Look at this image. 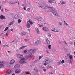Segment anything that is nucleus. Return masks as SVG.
Returning a JSON list of instances; mask_svg holds the SVG:
<instances>
[{"instance_id":"obj_1","label":"nucleus","mask_w":75,"mask_h":75,"mask_svg":"<svg viewBox=\"0 0 75 75\" xmlns=\"http://www.w3.org/2000/svg\"><path fill=\"white\" fill-rule=\"evenodd\" d=\"M34 55L33 53H31L29 54L28 56V57L27 56H25L23 57L22 58V59L19 61V62L20 64H23L27 63V59H28V58H31V57H33Z\"/></svg>"},{"instance_id":"obj_2","label":"nucleus","mask_w":75,"mask_h":75,"mask_svg":"<svg viewBox=\"0 0 75 75\" xmlns=\"http://www.w3.org/2000/svg\"><path fill=\"white\" fill-rule=\"evenodd\" d=\"M42 7L43 8H44L45 10L46 11H50V10H51L52 9H54L53 8L50 7L45 4H44V6H43Z\"/></svg>"},{"instance_id":"obj_3","label":"nucleus","mask_w":75,"mask_h":75,"mask_svg":"<svg viewBox=\"0 0 75 75\" xmlns=\"http://www.w3.org/2000/svg\"><path fill=\"white\" fill-rule=\"evenodd\" d=\"M50 62V61L49 59H47L45 60L43 62V64L44 65L46 66L47 65V64H49Z\"/></svg>"},{"instance_id":"obj_4","label":"nucleus","mask_w":75,"mask_h":75,"mask_svg":"<svg viewBox=\"0 0 75 75\" xmlns=\"http://www.w3.org/2000/svg\"><path fill=\"white\" fill-rule=\"evenodd\" d=\"M54 9H52V13L53 14V15H54V16H56L57 17H58V13H57V11L55 10V9L54 8H53Z\"/></svg>"},{"instance_id":"obj_5","label":"nucleus","mask_w":75,"mask_h":75,"mask_svg":"<svg viewBox=\"0 0 75 75\" xmlns=\"http://www.w3.org/2000/svg\"><path fill=\"white\" fill-rule=\"evenodd\" d=\"M20 67V65L18 64H16L15 65L14 67V69H18Z\"/></svg>"},{"instance_id":"obj_6","label":"nucleus","mask_w":75,"mask_h":75,"mask_svg":"<svg viewBox=\"0 0 75 75\" xmlns=\"http://www.w3.org/2000/svg\"><path fill=\"white\" fill-rule=\"evenodd\" d=\"M44 24H46V23H41L40 25H39V27H40V28H42V27H44Z\"/></svg>"},{"instance_id":"obj_7","label":"nucleus","mask_w":75,"mask_h":75,"mask_svg":"<svg viewBox=\"0 0 75 75\" xmlns=\"http://www.w3.org/2000/svg\"><path fill=\"white\" fill-rule=\"evenodd\" d=\"M17 56L18 58H22L23 57V55L22 54H18Z\"/></svg>"},{"instance_id":"obj_8","label":"nucleus","mask_w":75,"mask_h":75,"mask_svg":"<svg viewBox=\"0 0 75 75\" xmlns=\"http://www.w3.org/2000/svg\"><path fill=\"white\" fill-rule=\"evenodd\" d=\"M1 19L3 20V19H6V18L4 16H3V15H1L0 16Z\"/></svg>"},{"instance_id":"obj_9","label":"nucleus","mask_w":75,"mask_h":75,"mask_svg":"<svg viewBox=\"0 0 75 75\" xmlns=\"http://www.w3.org/2000/svg\"><path fill=\"white\" fill-rule=\"evenodd\" d=\"M6 74L8 75V74H10L11 73V71L10 70H8V71H6Z\"/></svg>"},{"instance_id":"obj_10","label":"nucleus","mask_w":75,"mask_h":75,"mask_svg":"<svg viewBox=\"0 0 75 75\" xmlns=\"http://www.w3.org/2000/svg\"><path fill=\"white\" fill-rule=\"evenodd\" d=\"M48 3L49 4H52V0H49Z\"/></svg>"},{"instance_id":"obj_11","label":"nucleus","mask_w":75,"mask_h":75,"mask_svg":"<svg viewBox=\"0 0 75 75\" xmlns=\"http://www.w3.org/2000/svg\"><path fill=\"white\" fill-rule=\"evenodd\" d=\"M15 74H17V73H19L20 72V70L17 69L15 71Z\"/></svg>"},{"instance_id":"obj_12","label":"nucleus","mask_w":75,"mask_h":75,"mask_svg":"<svg viewBox=\"0 0 75 75\" xmlns=\"http://www.w3.org/2000/svg\"><path fill=\"white\" fill-rule=\"evenodd\" d=\"M15 19H18L19 18V15H16L15 16Z\"/></svg>"},{"instance_id":"obj_13","label":"nucleus","mask_w":75,"mask_h":75,"mask_svg":"<svg viewBox=\"0 0 75 75\" xmlns=\"http://www.w3.org/2000/svg\"><path fill=\"white\" fill-rule=\"evenodd\" d=\"M36 32L38 34H39L40 33V31L39 30L38 28H36Z\"/></svg>"},{"instance_id":"obj_14","label":"nucleus","mask_w":75,"mask_h":75,"mask_svg":"<svg viewBox=\"0 0 75 75\" xmlns=\"http://www.w3.org/2000/svg\"><path fill=\"white\" fill-rule=\"evenodd\" d=\"M11 65H12V64H11V63H10L7 66V67L9 68V67H11Z\"/></svg>"},{"instance_id":"obj_15","label":"nucleus","mask_w":75,"mask_h":75,"mask_svg":"<svg viewBox=\"0 0 75 75\" xmlns=\"http://www.w3.org/2000/svg\"><path fill=\"white\" fill-rule=\"evenodd\" d=\"M44 4H43L42 5L38 4V6L39 7H40L42 8H43L42 6H44Z\"/></svg>"},{"instance_id":"obj_16","label":"nucleus","mask_w":75,"mask_h":75,"mask_svg":"<svg viewBox=\"0 0 75 75\" xmlns=\"http://www.w3.org/2000/svg\"><path fill=\"white\" fill-rule=\"evenodd\" d=\"M40 41L39 40H37L35 42V44H37V45H38V44H40Z\"/></svg>"},{"instance_id":"obj_17","label":"nucleus","mask_w":75,"mask_h":75,"mask_svg":"<svg viewBox=\"0 0 75 75\" xmlns=\"http://www.w3.org/2000/svg\"><path fill=\"white\" fill-rule=\"evenodd\" d=\"M15 62V61L14 59L12 60L10 62V63L13 64H14Z\"/></svg>"},{"instance_id":"obj_18","label":"nucleus","mask_w":75,"mask_h":75,"mask_svg":"<svg viewBox=\"0 0 75 75\" xmlns=\"http://www.w3.org/2000/svg\"><path fill=\"white\" fill-rule=\"evenodd\" d=\"M27 26L28 28H30V23H28V22H27Z\"/></svg>"},{"instance_id":"obj_19","label":"nucleus","mask_w":75,"mask_h":75,"mask_svg":"<svg viewBox=\"0 0 75 75\" xmlns=\"http://www.w3.org/2000/svg\"><path fill=\"white\" fill-rule=\"evenodd\" d=\"M60 3H61L62 4H64L66 3L65 2H64L63 1H61Z\"/></svg>"},{"instance_id":"obj_20","label":"nucleus","mask_w":75,"mask_h":75,"mask_svg":"<svg viewBox=\"0 0 75 75\" xmlns=\"http://www.w3.org/2000/svg\"><path fill=\"white\" fill-rule=\"evenodd\" d=\"M26 33H26V32L22 33L21 35L22 36L24 35H25L26 34Z\"/></svg>"},{"instance_id":"obj_21","label":"nucleus","mask_w":75,"mask_h":75,"mask_svg":"<svg viewBox=\"0 0 75 75\" xmlns=\"http://www.w3.org/2000/svg\"><path fill=\"white\" fill-rule=\"evenodd\" d=\"M4 47H9L10 46H8V45H3Z\"/></svg>"},{"instance_id":"obj_22","label":"nucleus","mask_w":75,"mask_h":75,"mask_svg":"<svg viewBox=\"0 0 75 75\" xmlns=\"http://www.w3.org/2000/svg\"><path fill=\"white\" fill-rule=\"evenodd\" d=\"M29 52H34V50H33L32 49H30L28 51Z\"/></svg>"},{"instance_id":"obj_23","label":"nucleus","mask_w":75,"mask_h":75,"mask_svg":"<svg viewBox=\"0 0 75 75\" xmlns=\"http://www.w3.org/2000/svg\"><path fill=\"white\" fill-rule=\"evenodd\" d=\"M3 68V64H0V68Z\"/></svg>"},{"instance_id":"obj_24","label":"nucleus","mask_w":75,"mask_h":75,"mask_svg":"<svg viewBox=\"0 0 75 75\" xmlns=\"http://www.w3.org/2000/svg\"><path fill=\"white\" fill-rule=\"evenodd\" d=\"M47 44H50V42L48 40H47Z\"/></svg>"},{"instance_id":"obj_25","label":"nucleus","mask_w":75,"mask_h":75,"mask_svg":"<svg viewBox=\"0 0 75 75\" xmlns=\"http://www.w3.org/2000/svg\"><path fill=\"white\" fill-rule=\"evenodd\" d=\"M43 30H44V31H48L49 30L48 28H43L42 29Z\"/></svg>"},{"instance_id":"obj_26","label":"nucleus","mask_w":75,"mask_h":75,"mask_svg":"<svg viewBox=\"0 0 75 75\" xmlns=\"http://www.w3.org/2000/svg\"><path fill=\"white\" fill-rule=\"evenodd\" d=\"M52 68V67H51V66H49L47 67V69H49L50 68Z\"/></svg>"},{"instance_id":"obj_27","label":"nucleus","mask_w":75,"mask_h":75,"mask_svg":"<svg viewBox=\"0 0 75 75\" xmlns=\"http://www.w3.org/2000/svg\"><path fill=\"white\" fill-rule=\"evenodd\" d=\"M27 51H28V50H27V49H26L24 50V53H26Z\"/></svg>"},{"instance_id":"obj_28","label":"nucleus","mask_w":75,"mask_h":75,"mask_svg":"<svg viewBox=\"0 0 75 75\" xmlns=\"http://www.w3.org/2000/svg\"><path fill=\"white\" fill-rule=\"evenodd\" d=\"M13 23H14L13 21L9 23V25H12L13 24Z\"/></svg>"},{"instance_id":"obj_29","label":"nucleus","mask_w":75,"mask_h":75,"mask_svg":"<svg viewBox=\"0 0 75 75\" xmlns=\"http://www.w3.org/2000/svg\"><path fill=\"white\" fill-rule=\"evenodd\" d=\"M64 21V25H68V24L67 23L65 22V21Z\"/></svg>"},{"instance_id":"obj_30","label":"nucleus","mask_w":75,"mask_h":75,"mask_svg":"<svg viewBox=\"0 0 75 75\" xmlns=\"http://www.w3.org/2000/svg\"><path fill=\"white\" fill-rule=\"evenodd\" d=\"M59 25H62V22H59Z\"/></svg>"},{"instance_id":"obj_31","label":"nucleus","mask_w":75,"mask_h":75,"mask_svg":"<svg viewBox=\"0 0 75 75\" xmlns=\"http://www.w3.org/2000/svg\"><path fill=\"white\" fill-rule=\"evenodd\" d=\"M37 20H38V21H41V19L39 18H37Z\"/></svg>"},{"instance_id":"obj_32","label":"nucleus","mask_w":75,"mask_h":75,"mask_svg":"<svg viewBox=\"0 0 75 75\" xmlns=\"http://www.w3.org/2000/svg\"><path fill=\"white\" fill-rule=\"evenodd\" d=\"M21 22V19H19L18 20V23H20Z\"/></svg>"},{"instance_id":"obj_33","label":"nucleus","mask_w":75,"mask_h":75,"mask_svg":"<svg viewBox=\"0 0 75 75\" xmlns=\"http://www.w3.org/2000/svg\"><path fill=\"white\" fill-rule=\"evenodd\" d=\"M53 3L55 4H57V2H56V1H55L54 0H52V3Z\"/></svg>"},{"instance_id":"obj_34","label":"nucleus","mask_w":75,"mask_h":75,"mask_svg":"<svg viewBox=\"0 0 75 75\" xmlns=\"http://www.w3.org/2000/svg\"><path fill=\"white\" fill-rule=\"evenodd\" d=\"M17 37L18 38H19L20 37V34H18L17 35Z\"/></svg>"},{"instance_id":"obj_35","label":"nucleus","mask_w":75,"mask_h":75,"mask_svg":"<svg viewBox=\"0 0 75 75\" xmlns=\"http://www.w3.org/2000/svg\"><path fill=\"white\" fill-rule=\"evenodd\" d=\"M72 55H71L70 56H69V58H70V59H72L73 58Z\"/></svg>"},{"instance_id":"obj_36","label":"nucleus","mask_w":75,"mask_h":75,"mask_svg":"<svg viewBox=\"0 0 75 75\" xmlns=\"http://www.w3.org/2000/svg\"><path fill=\"white\" fill-rule=\"evenodd\" d=\"M25 47V46H22L20 48V50H21V49H23V48H24Z\"/></svg>"},{"instance_id":"obj_37","label":"nucleus","mask_w":75,"mask_h":75,"mask_svg":"<svg viewBox=\"0 0 75 75\" xmlns=\"http://www.w3.org/2000/svg\"><path fill=\"white\" fill-rule=\"evenodd\" d=\"M51 47V45H50L48 46L49 49H50Z\"/></svg>"},{"instance_id":"obj_38","label":"nucleus","mask_w":75,"mask_h":75,"mask_svg":"<svg viewBox=\"0 0 75 75\" xmlns=\"http://www.w3.org/2000/svg\"><path fill=\"white\" fill-rule=\"evenodd\" d=\"M48 35L49 37H51V34L50 33H48Z\"/></svg>"},{"instance_id":"obj_39","label":"nucleus","mask_w":75,"mask_h":75,"mask_svg":"<svg viewBox=\"0 0 75 75\" xmlns=\"http://www.w3.org/2000/svg\"><path fill=\"white\" fill-rule=\"evenodd\" d=\"M42 57V56H40L39 58V59H40Z\"/></svg>"},{"instance_id":"obj_40","label":"nucleus","mask_w":75,"mask_h":75,"mask_svg":"<svg viewBox=\"0 0 75 75\" xmlns=\"http://www.w3.org/2000/svg\"><path fill=\"white\" fill-rule=\"evenodd\" d=\"M54 32H58V31L56 30H55V28H54Z\"/></svg>"},{"instance_id":"obj_41","label":"nucleus","mask_w":75,"mask_h":75,"mask_svg":"<svg viewBox=\"0 0 75 75\" xmlns=\"http://www.w3.org/2000/svg\"><path fill=\"white\" fill-rule=\"evenodd\" d=\"M64 62H65V61H64V60H63L61 63H62V64H63L64 63Z\"/></svg>"},{"instance_id":"obj_42","label":"nucleus","mask_w":75,"mask_h":75,"mask_svg":"<svg viewBox=\"0 0 75 75\" xmlns=\"http://www.w3.org/2000/svg\"><path fill=\"white\" fill-rule=\"evenodd\" d=\"M23 9L24 10H26V6H25L24 7Z\"/></svg>"},{"instance_id":"obj_43","label":"nucleus","mask_w":75,"mask_h":75,"mask_svg":"<svg viewBox=\"0 0 75 75\" xmlns=\"http://www.w3.org/2000/svg\"><path fill=\"white\" fill-rule=\"evenodd\" d=\"M24 41H25V42H27V39H25L24 40Z\"/></svg>"},{"instance_id":"obj_44","label":"nucleus","mask_w":75,"mask_h":75,"mask_svg":"<svg viewBox=\"0 0 75 75\" xmlns=\"http://www.w3.org/2000/svg\"><path fill=\"white\" fill-rule=\"evenodd\" d=\"M4 63V62L3 61H0V64H3Z\"/></svg>"},{"instance_id":"obj_45","label":"nucleus","mask_w":75,"mask_h":75,"mask_svg":"<svg viewBox=\"0 0 75 75\" xmlns=\"http://www.w3.org/2000/svg\"><path fill=\"white\" fill-rule=\"evenodd\" d=\"M5 11H6V12H7V11H10L9 10H7V9H5Z\"/></svg>"},{"instance_id":"obj_46","label":"nucleus","mask_w":75,"mask_h":75,"mask_svg":"<svg viewBox=\"0 0 75 75\" xmlns=\"http://www.w3.org/2000/svg\"><path fill=\"white\" fill-rule=\"evenodd\" d=\"M57 64L58 65H61V64L59 62H58Z\"/></svg>"},{"instance_id":"obj_47","label":"nucleus","mask_w":75,"mask_h":75,"mask_svg":"<svg viewBox=\"0 0 75 75\" xmlns=\"http://www.w3.org/2000/svg\"><path fill=\"white\" fill-rule=\"evenodd\" d=\"M42 28H48L47 26H45Z\"/></svg>"},{"instance_id":"obj_48","label":"nucleus","mask_w":75,"mask_h":75,"mask_svg":"<svg viewBox=\"0 0 75 75\" xmlns=\"http://www.w3.org/2000/svg\"><path fill=\"white\" fill-rule=\"evenodd\" d=\"M8 28H5V29L4 30V31H6L7 30H8Z\"/></svg>"},{"instance_id":"obj_49","label":"nucleus","mask_w":75,"mask_h":75,"mask_svg":"<svg viewBox=\"0 0 75 75\" xmlns=\"http://www.w3.org/2000/svg\"><path fill=\"white\" fill-rule=\"evenodd\" d=\"M46 69H43V71H44V72H46Z\"/></svg>"},{"instance_id":"obj_50","label":"nucleus","mask_w":75,"mask_h":75,"mask_svg":"<svg viewBox=\"0 0 75 75\" xmlns=\"http://www.w3.org/2000/svg\"><path fill=\"white\" fill-rule=\"evenodd\" d=\"M6 35L7 36H8V33H6Z\"/></svg>"},{"instance_id":"obj_51","label":"nucleus","mask_w":75,"mask_h":75,"mask_svg":"<svg viewBox=\"0 0 75 75\" xmlns=\"http://www.w3.org/2000/svg\"><path fill=\"white\" fill-rule=\"evenodd\" d=\"M35 63H37V60H36L34 62Z\"/></svg>"},{"instance_id":"obj_52","label":"nucleus","mask_w":75,"mask_h":75,"mask_svg":"<svg viewBox=\"0 0 75 75\" xmlns=\"http://www.w3.org/2000/svg\"><path fill=\"white\" fill-rule=\"evenodd\" d=\"M46 52H47V54H48L49 53V52H48V51L47 50H46Z\"/></svg>"},{"instance_id":"obj_53","label":"nucleus","mask_w":75,"mask_h":75,"mask_svg":"<svg viewBox=\"0 0 75 75\" xmlns=\"http://www.w3.org/2000/svg\"><path fill=\"white\" fill-rule=\"evenodd\" d=\"M16 3H18V4H19V2L18 1H16Z\"/></svg>"},{"instance_id":"obj_54","label":"nucleus","mask_w":75,"mask_h":75,"mask_svg":"<svg viewBox=\"0 0 75 75\" xmlns=\"http://www.w3.org/2000/svg\"><path fill=\"white\" fill-rule=\"evenodd\" d=\"M11 3L12 4H14V2H11Z\"/></svg>"},{"instance_id":"obj_55","label":"nucleus","mask_w":75,"mask_h":75,"mask_svg":"<svg viewBox=\"0 0 75 75\" xmlns=\"http://www.w3.org/2000/svg\"><path fill=\"white\" fill-rule=\"evenodd\" d=\"M26 74H29V72H26Z\"/></svg>"},{"instance_id":"obj_56","label":"nucleus","mask_w":75,"mask_h":75,"mask_svg":"<svg viewBox=\"0 0 75 75\" xmlns=\"http://www.w3.org/2000/svg\"><path fill=\"white\" fill-rule=\"evenodd\" d=\"M29 10H30V8H28L27 9V11H29Z\"/></svg>"},{"instance_id":"obj_57","label":"nucleus","mask_w":75,"mask_h":75,"mask_svg":"<svg viewBox=\"0 0 75 75\" xmlns=\"http://www.w3.org/2000/svg\"><path fill=\"white\" fill-rule=\"evenodd\" d=\"M35 71H36V72H38V70L36 69Z\"/></svg>"},{"instance_id":"obj_58","label":"nucleus","mask_w":75,"mask_h":75,"mask_svg":"<svg viewBox=\"0 0 75 75\" xmlns=\"http://www.w3.org/2000/svg\"><path fill=\"white\" fill-rule=\"evenodd\" d=\"M11 31H13V29H11Z\"/></svg>"},{"instance_id":"obj_59","label":"nucleus","mask_w":75,"mask_h":75,"mask_svg":"<svg viewBox=\"0 0 75 75\" xmlns=\"http://www.w3.org/2000/svg\"><path fill=\"white\" fill-rule=\"evenodd\" d=\"M30 24L32 25V24H33V22H30Z\"/></svg>"},{"instance_id":"obj_60","label":"nucleus","mask_w":75,"mask_h":75,"mask_svg":"<svg viewBox=\"0 0 75 75\" xmlns=\"http://www.w3.org/2000/svg\"><path fill=\"white\" fill-rule=\"evenodd\" d=\"M34 19H37V18H34Z\"/></svg>"},{"instance_id":"obj_61","label":"nucleus","mask_w":75,"mask_h":75,"mask_svg":"<svg viewBox=\"0 0 75 75\" xmlns=\"http://www.w3.org/2000/svg\"><path fill=\"white\" fill-rule=\"evenodd\" d=\"M53 51H54V52H55V50L54 49H53Z\"/></svg>"},{"instance_id":"obj_62","label":"nucleus","mask_w":75,"mask_h":75,"mask_svg":"<svg viewBox=\"0 0 75 75\" xmlns=\"http://www.w3.org/2000/svg\"><path fill=\"white\" fill-rule=\"evenodd\" d=\"M59 75H64V74H60Z\"/></svg>"},{"instance_id":"obj_63","label":"nucleus","mask_w":75,"mask_h":75,"mask_svg":"<svg viewBox=\"0 0 75 75\" xmlns=\"http://www.w3.org/2000/svg\"><path fill=\"white\" fill-rule=\"evenodd\" d=\"M28 22L30 23H31V21L30 20H29L28 21Z\"/></svg>"},{"instance_id":"obj_64","label":"nucleus","mask_w":75,"mask_h":75,"mask_svg":"<svg viewBox=\"0 0 75 75\" xmlns=\"http://www.w3.org/2000/svg\"><path fill=\"white\" fill-rule=\"evenodd\" d=\"M50 74H51L52 75V74H53V73H52V72H51L50 73Z\"/></svg>"}]
</instances>
